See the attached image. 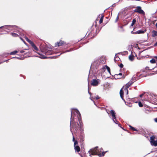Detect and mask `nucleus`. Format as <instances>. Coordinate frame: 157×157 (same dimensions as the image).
<instances>
[{"mask_svg":"<svg viewBox=\"0 0 157 157\" xmlns=\"http://www.w3.org/2000/svg\"><path fill=\"white\" fill-rule=\"evenodd\" d=\"M98 80L95 79H93L91 81V84L94 86H98Z\"/></svg>","mask_w":157,"mask_h":157,"instance_id":"10","label":"nucleus"},{"mask_svg":"<svg viewBox=\"0 0 157 157\" xmlns=\"http://www.w3.org/2000/svg\"><path fill=\"white\" fill-rule=\"evenodd\" d=\"M66 44L65 42L62 40H60L59 42H57L55 44V47H59L62 46Z\"/></svg>","mask_w":157,"mask_h":157,"instance_id":"9","label":"nucleus"},{"mask_svg":"<svg viewBox=\"0 0 157 157\" xmlns=\"http://www.w3.org/2000/svg\"><path fill=\"white\" fill-rule=\"evenodd\" d=\"M72 110L71 111V118L72 117Z\"/></svg>","mask_w":157,"mask_h":157,"instance_id":"41","label":"nucleus"},{"mask_svg":"<svg viewBox=\"0 0 157 157\" xmlns=\"http://www.w3.org/2000/svg\"><path fill=\"white\" fill-rule=\"evenodd\" d=\"M120 27V28H122V27H122V26H121Z\"/></svg>","mask_w":157,"mask_h":157,"instance_id":"48","label":"nucleus"},{"mask_svg":"<svg viewBox=\"0 0 157 157\" xmlns=\"http://www.w3.org/2000/svg\"><path fill=\"white\" fill-rule=\"evenodd\" d=\"M107 113H108V114H109V113H108V112H107Z\"/></svg>","mask_w":157,"mask_h":157,"instance_id":"50","label":"nucleus"},{"mask_svg":"<svg viewBox=\"0 0 157 157\" xmlns=\"http://www.w3.org/2000/svg\"><path fill=\"white\" fill-rule=\"evenodd\" d=\"M114 122L116 124H117L118 122V121L117 120H116V119H114Z\"/></svg>","mask_w":157,"mask_h":157,"instance_id":"35","label":"nucleus"},{"mask_svg":"<svg viewBox=\"0 0 157 157\" xmlns=\"http://www.w3.org/2000/svg\"><path fill=\"white\" fill-rule=\"evenodd\" d=\"M93 36H95V35H94V34H93Z\"/></svg>","mask_w":157,"mask_h":157,"instance_id":"49","label":"nucleus"},{"mask_svg":"<svg viewBox=\"0 0 157 157\" xmlns=\"http://www.w3.org/2000/svg\"><path fill=\"white\" fill-rule=\"evenodd\" d=\"M41 50L42 52L44 53L46 55H50L53 53V52L51 49L47 47L41 48Z\"/></svg>","mask_w":157,"mask_h":157,"instance_id":"3","label":"nucleus"},{"mask_svg":"<svg viewBox=\"0 0 157 157\" xmlns=\"http://www.w3.org/2000/svg\"><path fill=\"white\" fill-rule=\"evenodd\" d=\"M11 33L12 36H13L17 37V36H18V35L16 33Z\"/></svg>","mask_w":157,"mask_h":157,"instance_id":"26","label":"nucleus"},{"mask_svg":"<svg viewBox=\"0 0 157 157\" xmlns=\"http://www.w3.org/2000/svg\"><path fill=\"white\" fill-rule=\"evenodd\" d=\"M26 50V49H25L24 50H21L20 51V52L21 53H24L25 52V50Z\"/></svg>","mask_w":157,"mask_h":157,"instance_id":"32","label":"nucleus"},{"mask_svg":"<svg viewBox=\"0 0 157 157\" xmlns=\"http://www.w3.org/2000/svg\"><path fill=\"white\" fill-rule=\"evenodd\" d=\"M148 68H149V67H146V69H149Z\"/></svg>","mask_w":157,"mask_h":157,"instance_id":"44","label":"nucleus"},{"mask_svg":"<svg viewBox=\"0 0 157 157\" xmlns=\"http://www.w3.org/2000/svg\"><path fill=\"white\" fill-rule=\"evenodd\" d=\"M24 42H25V41L24 40L21 38H20Z\"/></svg>","mask_w":157,"mask_h":157,"instance_id":"40","label":"nucleus"},{"mask_svg":"<svg viewBox=\"0 0 157 157\" xmlns=\"http://www.w3.org/2000/svg\"><path fill=\"white\" fill-rule=\"evenodd\" d=\"M105 67L106 68L108 72L110 74V68L107 65H106Z\"/></svg>","mask_w":157,"mask_h":157,"instance_id":"24","label":"nucleus"},{"mask_svg":"<svg viewBox=\"0 0 157 157\" xmlns=\"http://www.w3.org/2000/svg\"><path fill=\"white\" fill-rule=\"evenodd\" d=\"M31 45L33 49V51H38V49L35 44L32 42L31 44Z\"/></svg>","mask_w":157,"mask_h":157,"instance_id":"12","label":"nucleus"},{"mask_svg":"<svg viewBox=\"0 0 157 157\" xmlns=\"http://www.w3.org/2000/svg\"><path fill=\"white\" fill-rule=\"evenodd\" d=\"M144 95V94H140V97H142L143 96V95Z\"/></svg>","mask_w":157,"mask_h":157,"instance_id":"39","label":"nucleus"},{"mask_svg":"<svg viewBox=\"0 0 157 157\" xmlns=\"http://www.w3.org/2000/svg\"><path fill=\"white\" fill-rule=\"evenodd\" d=\"M104 17V15H101V18L99 21V23L100 24H101L103 22Z\"/></svg>","mask_w":157,"mask_h":157,"instance_id":"19","label":"nucleus"},{"mask_svg":"<svg viewBox=\"0 0 157 157\" xmlns=\"http://www.w3.org/2000/svg\"><path fill=\"white\" fill-rule=\"evenodd\" d=\"M78 121H79V124L78 122H74L72 124V125L73 126V129H75L76 132H77L78 130H79L81 128L82 126V121L80 120V119L78 118Z\"/></svg>","mask_w":157,"mask_h":157,"instance_id":"2","label":"nucleus"},{"mask_svg":"<svg viewBox=\"0 0 157 157\" xmlns=\"http://www.w3.org/2000/svg\"><path fill=\"white\" fill-rule=\"evenodd\" d=\"M96 98L97 99H98L99 98L98 96L97 97H96Z\"/></svg>","mask_w":157,"mask_h":157,"instance_id":"42","label":"nucleus"},{"mask_svg":"<svg viewBox=\"0 0 157 157\" xmlns=\"http://www.w3.org/2000/svg\"><path fill=\"white\" fill-rule=\"evenodd\" d=\"M110 113L112 115V118H113V121H114V119L116 120V115H115V111L113 110H111L110 111Z\"/></svg>","mask_w":157,"mask_h":157,"instance_id":"11","label":"nucleus"},{"mask_svg":"<svg viewBox=\"0 0 157 157\" xmlns=\"http://www.w3.org/2000/svg\"><path fill=\"white\" fill-rule=\"evenodd\" d=\"M15 26L10 25H5L0 27V29L3 28V29L6 30V31H10L12 30V29L15 27Z\"/></svg>","mask_w":157,"mask_h":157,"instance_id":"5","label":"nucleus"},{"mask_svg":"<svg viewBox=\"0 0 157 157\" xmlns=\"http://www.w3.org/2000/svg\"><path fill=\"white\" fill-rule=\"evenodd\" d=\"M80 139V143L82 144L84 141V136L82 135H81L79 136Z\"/></svg>","mask_w":157,"mask_h":157,"instance_id":"14","label":"nucleus"},{"mask_svg":"<svg viewBox=\"0 0 157 157\" xmlns=\"http://www.w3.org/2000/svg\"><path fill=\"white\" fill-rule=\"evenodd\" d=\"M155 27L157 28V22L156 23L155 25Z\"/></svg>","mask_w":157,"mask_h":157,"instance_id":"43","label":"nucleus"},{"mask_svg":"<svg viewBox=\"0 0 157 157\" xmlns=\"http://www.w3.org/2000/svg\"><path fill=\"white\" fill-rule=\"evenodd\" d=\"M123 88L120 90V94L121 98L124 100V92L123 90Z\"/></svg>","mask_w":157,"mask_h":157,"instance_id":"15","label":"nucleus"},{"mask_svg":"<svg viewBox=\"0 0 157 157\" xmlns=\"http://www.w3.org/2000/svg\"><path fill=\"white\" fill-rule=\"evenodd\" d=\"M79 155H80V156L82 157H83L82 156V155H80V154H79Z\"/></svg>","mask_w":157,"mask_h":157,"instance_id":"47","label":"nucleus"},{"mask_svg":"<svg viewBox=\"0 0 157 157\" xmlns=\"http://www.w3.org/2000/svg\"><path fill=\"white\" fill-rule=\"evenodd\" d=\"M0 63V64L1 63Z\"/></svg>","mask_w":157,"mask_h":157,"instance_id":"51","label":"nucleus"},{"mask_svg":"<svg viewBox=\"0 0 157 157\" xmlns=\"http://www.w3.org/2000/svg\"><path fill=\"white\" fill-rule=\"evenodd\" d=\"M131 33L132 34H136V33H136V32H134L133 31H132L131 32Z\"/></svg>","mask_w":157,"mask_h":157,"instance_id":"37","label":"nucleus"},{"mask_svg":"<svg viewBox=\"0 0 157 157\" xmlns=\"http://www.w3.org/2000/svg\"><path fill=\"white\" fill-rule=\"evenodd\" d=\"M74 142V146H77L76 145H77L78 144V142L77 141V140L75 141Z\"/></svg>","mask_w":157,"mask_h":157,"instance_id":"28","label":"nucleus"},{"mask_svg":"<svg viewBox=\"0 0 157 157\" xmlns=\"http://www.w3.org/2000/svg\"><path fill=\"white\" fill-rule=\"evenodd\" d=\"M98 147H97L93 149H91L89 151V153L90 154V155L91 156V155H97L99 156V157H101V154L99 150L98 149Z\"/></svg>","mask_w":157,"mask_h":157,"instance_id":"1","label":"nucleus"},{"mask_svg":"<svg viewBox=\"0 0 157 157\" xmlns=\"http://www.w3.org/2000/svg\"><path fill=\"white\" fill-rule=\"evenodd\" d=\"M134 11L135 12H137L141 14H144V11L141 9V7L140 6L136 7Z\"/></svg>","mask_w":157,"mask_h":157,"instance_id":"6","label":"nucleus"},{"mask_svg":"<svg viewBox=\"0 0 157 157\" xmlns=\"http://www.w3.org/2000/svg\"><path fill=\"white\" fill-rule=\"evenodd\" d=\"M118 66L121 68H122L124 66L123 64L122 63L120 64L119 65H118Z\"/></svg>","mask_w":157,"mask_h":157,"instance_id":"29","label":"nucleus"},{"mask_svg":"<svg viewBox=\"0 0 157 157\" xmlns=\"http://www.w3.org/2000/svg\"><path fill=\"white\" fill-rule=\"evenodd\" d=\"M154 58H156L157 59V56H155L154 57Z\"/></svg>","mask_w":157,"mask_h":157,"instance_id":"45","label":"nucleus"},{"mask_svg":"<svg viewBox=\"0 0 157 157\" xmlns=\"http://www.w3.org/2000/svg\"><path fill=\"white\" fill-rule=\"evenodd\" d=\"M118 19H119V15H118L116 18V19L115 21V22H117V21Z\"/></svg>","mask_w":157,"mask_h":157,"instance_id":"30","label":"nucleus"},{"mask_svg":"<svg viewBox=\"0 0 157 157\" xmlns=\"http://www.w3.org/2000/svg\"><path fill=\"white\" fill-rule=\"evenodd\" d=\"M17 52H18V51H14L13 52H10V55H15Z\"/></svg>","mask_w":157,"mask_h":157,"instance_id":"23","label":"nucleus"},{"mask_svg":"<svg viewBox=\"0 0 157 157\" xmlns=\"http://www.w3.org/2000/svg\"><path fill=\"white\" fill-rule=\"evenodd\" d=\"M129 127L130 128V129L132 130L133 131H138V130H137L134 127L132 126L131 125H129Z\"/></svg>","mask_w":157,"mask_h":157,"instance_id":"20","label":"nucleus"},{"mask_svg":"<svg viewBox=\"0 0 157 157\" xmlns=\"http://www.w3.org/2000/svg\"><path fill=\"white\" fill-rule=\"evenodd\" d=\"M133 82L132 81H130L126 85L122 87L123 90L126 92L127 94H128V88L133 83Z\"/></svg>","mask_w":157,"mask_h":157,"instance_id":"4","label":"nucleus"},{"mask_svg":"<svg viewBox=\"0 0 157 157\" xmlns=\"http://www.w3.org/2000/svg\"><path fill=\"white\" fill-rule=\"evenodd\" d=\"M72 141H73V142H74L75 141H76V140H75V138H74V136H73V137Z\"/></svg>","mask_w":157,"mask_h":157,"instance_id":"36","label":"nucleus"},{"mask_svg":"<svg viewBox=\"0 0 157 157\" xmlns=\"http://www.w3.org/2000/svg\"><path fill=\"white\" fill-rule=\"evenodd\" d=\"M94 33V32L93 31H91L90 33V34L91 35H92V34L93 33Z\"/></svg>","mask_w":157,"mask_h":157,"instance_id":"33","label":"nucleus"},{"mask_svg":"<svg viewBox=\"0 0 157 157\" xmlns=\"http://www.w3.org/2000/svg\"><path fill=\"white\" fill-rule=\"evenodd\" d=\"M154 120L155 122H157V118H155Z\"/></svg>","mask_w":157,"mask_h":157,"instance_id":"38","label":"nucleus"},{"mask_svg":"<svg viewBox=\"0 0 157 157\" xmlns=\"http://www.w3.org/2000/svg\"><path fill=\"white\" fill-rule=\"evenodd\" d=\"M114 77L116 79H121V78H124L125 77V76L123 75L121 73H120L118 74H115L114 75Z\"/></svg>","mask_w":157,"mask_h":157,"instance_id":"8","label":"nucleus"},{"mask_svg":"<svg viewBox=\"0 0 157 157\" xmlns=\"http://www.w3.org/2000/svg\"><path fill=\"white\" fill-rule=\"evenodd\" d=\"M129 58L130 60L133 61L134 59V56L133 55H131L129 56Z\"/></svg>","mask_w":157,"mask_h":157,"instance_id":"18","label":"nucleus"},{"mask_svg":"<svg viewBox=\"0 0 157 157\" xmlns=\"http://www.w3.org/2000/svg\"><path fill=\"white\" fill-rule=\"evenodd\" d=\"M146 31V30H140L136 32V34L144 33Z\"/></svg>","mask_w":157,"mask_h":157,"instance_id":"16","label":"nucleus"},{"mask_svg":"<svg viewBox=\"0 0 157 157\" xmlns=\"http://www.w3.org/2000/svg\"><path fill=\"white\" fill-rule=\"evenodd\" d=\"M152 36L153 37H155L157 36V31L153 30L152 32Z\"/></svg>","mask_w":157,"mask_h":157,"instance_id":"17","label":"nucleus"},{"mask_svg":"<svg viewBox=\"0 0 157 157\" xmlns=\"http://www.w3.org/2000/svg\"><path fill=\"white\" fill-rule=\"evenodd\" d=\"M136 22V19H133L131 26H133L134 25V24H135V23Z\"/></svg>","mask_w":157,"mask_h":157,"instance_id":"21","label":"nucleus"},{"mask_svg":"<svg viewBox=\"0 0 157 157\" xmlns=\"http://www.w3.org/2000/svg\"><path fill=\"white\" fill-rule=\"evenodd\" d=\"M107 152V151H105V152H104V151L102 152V154H101V156H103L105 155V153Z\"/></svg>","mask_w":157,"mask_h":157,"instance_id":"31","label":"nucleus"},{"mask_svg":"<svg viewBox=\"0 0 157 157\" xmlns=\"http://www.w3.org/2000/svg\"><path fill=\"white\" fill-rule=\"evenodd\" d=\"M77 113H78V114H79V117H81V114H80V112H79V111H77Z\"/></svg>","mask_w":157,"mask_h":157,"instance_id":"34","label":"nucleus"},{"mask_svg":"<svg viewBox=\"0 0 157 157\" xmlns=\"http://www.w3.org/2000/svg\"><path fill=\"white\" fill-rule=\"evenodd\" d=\"M8 60H9V59L6 60L5 61H6V62H7Z\"/></svg>","mask_w":157,"mask_h":157,"instance_id":"46","label":"nucleus"},{"mask_svg":"<svg viewBox=\"0 0 157 157\" xmlns=\"http://www.w3.org/2000/svg\"><path fill=\"white\" fill-rule=\"evenodd\" d=\"M139 105L140 107H142L143 106V105L140 101L139 102Z\"/></svg>","mask_w":157,"mask_h":157,"instance_id":"27","label":"nucleus"},{"mask_svg":"<svg viewBox=\"0 0 157 157\" xmlns=\"http://www.w3.org/2000/svg\"><path fill=\"white\" fill-rule=\"evenodd\" d=\"M155 137L154 136H152L150 137V142L152 145H154L155 146H157V140H154Z\"/></svg>","mask_w":157,"mask_h":157,"instance_id":"7","label":"nucleus"},{"mask_svg":"<svg viewBox=\"0 0 157 157\" xmlns=\"http://www.w3.org/2000/svg\"><path fill=\"white\" fill-rule=\"evenodd\" d=\"M74 149L75 150V151L76 152H77V153L79 152L81 150L80 148L79 147V146L78 145L76 146H74Z\"/></svg>","mask_w":157,"mask_h":157,"instance_id":"13","label":"nucleus"},{"mask_svg":"<svg viewBox=\"0 0 157 157\" xmlns=\"http://www.w3.org/2000/svg\"><path fill=\"white\" fill-rule=\"evenodd\" d=\"M150 62L151 63H156L155 59L153 58L150 60Z\"/></svg>","mask_w":157,"mask_h":157,"instance_id":"22","label":"nucleus"},{"mask_svg":"<svg viewBox=\"0 0 157 157\" xmlns=\"http://www.w3.org/2000/svg\"><path fill=\"white\" fill-rule=\"evenodd\" d=\"M25 39L28 42L29 44H30L32 42V41H31V40H30L29 39H28V38L27 37H26L25 38Z\"/></svg>","mask_w":157,"mask_h":157,"instance_id":"25","label":"nucleus"}]
</instances>
